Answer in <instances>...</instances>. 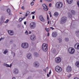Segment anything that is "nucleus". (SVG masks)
<instances>
[{"instance_id": "obj_5", "label": "nucleus", "mask_w": 79, "mask_h": 79, "mask_svg": "<svg viewBox=\"0 0 79 79\" xmlns=\"http://www.w3.org/2000/svg\"><path fill=\"white\" fill-rule=\"evenodd\" d=\"M30 27L31 29H34L36 27V24L34 22H32L30 24Z\"/></svg>"}, {"instance_id": "obj_63", "label": "nucleus", "mask_w": 79, "mask_h": 79, "mask_svg": "<svg viewBox=\"0 0 79 79\" xmlns=\"http://www.w3.org/2000/svg\"><path fill=\"white\" fill-rule=\"evenodd\" d=\"M49 15H50V17H52V15H51V14Z\"/></svg>"}, {"instance_id": "obj_39", "label": "nucleus", "mask_w": 79, "mask_h": 79, "mask_svg": "<svg viewBox=\"0 0 79 79\" xmlns=\"http://www.w3.org/2000/svg\"><path fill=\"white\" fill-rule=\"evenodd\" d=\"M69 18H71L72 17V15L70 13L69 14Z\"/></svg>"}, {"instance_id": "obj_57", "label": "nucleus", "mask_w": 79, "mask_h": 79, "mask_svg": "<svg viewBox=\"0 0 79 79\" xmlns=\"http://www.w3.org/2000/svg\"><path fill=\"white\" fill-rule=\"evenodd\" d=\"M24 24H25V25H26V22H24Z\"/></svg>"}, {"instance_id": "obj_60", "label": "nucleus", "mask_w": 79, "mask_h": 79, "mask_svg": "<svg viewBox=\"0 0 79 79\" xmlns=\"http://www.w3.org/2000/svg\"><path fill=\"white\" fill-rule=\"evenodd\" d=\"M27 79H31V78L30 77H28Z\"/></svg>"}, {"instance_id": "obj_34", "label": "nucleus", "mask_w": 79, "mask_h": 79, "mask_svg": "<svg viewBox=\"0 0 79 79\" xmlns=\"http://www.w3.org/2000/svg\"><path fill=\"white\" fill-rule=\"evenodd\" d=\"M8 21H9V19H7L6 21L4 22L5 23H8Z\"/></svg>"}, {"instance_id": "obj_43", "label": "nucleus", "mask_w": 79, "mask_h": 79, "mask_svg": "<svg viewBox=\"0 0 79 79\" xmlns=\"http://www.w3.org/2000/svg\"><path fill=\"white\" fill-rule=\"evenodd\" d=\"M77 5H78V7H79V2L78 1H77Z\"/></svg>"}, {"instance_id": "obj_11", "label": "nucleus", "mask_w": 79, "mask_h": 79, "mask_svg": "<svg viewBox=\"0 0 79 79\" xmlns=\"http://www.w3.org/2000/svg\"><path fill=\"white\" fill-rule=\"evenodd\" d=\"M58 36V33L56 31L53 32L52 34V36L53 37H56Z\"/></svg>"}, {"instance_id": "obj_54", "label": "nucleus", "mask_w": 79, "mask_h": 79, "mask_svg": "<svg viewBox=\"0 0 79 79\" xmlns=\"http://www.w3.org/2000/svg\"><path fill=\"white\" fill-rule=\"evenodd\" d=\"M47 76L48 77H50V75H49V74H47Z\"/></svg>"}, {"instance_id": "obj_17", "label": "nucleus", "mask_w": 79, "mask_h": 79, "mask_svg": "<svg viewBox=\"0 0 79 79\" xmlns=\"http://www.w3.org/2000/svg\"><path fill=\"white\" fill-rule=\"evenodd\" d=\"M34 65L35 67L38 68L39 66V64L37 62H35L34 63Z\"/></svg>"}, {"instance_id": "obj_44", "label": "nucleus", "mask_w": 79, "mask_h": 79, "mask_svg": "<svg viewBox=\"0 0 79 79\" xmlns=\"http://www.w3.org/2000/svg\"><path fill=\"white\" fill-rule=\"evenodd\" d=\"M21 8L22 9V10H24L25 9L24 7V6H22Z\"/></svg>"}, {"instance_id": "obj_28", "label": "nucleus", "mask_w": 79, "mask_h": 79, "mask_svg": "<svg viewBox=\"0 0 79 79\" xmlns=\"http://www.w3.org/2000/svg\"><path fill=\"white\" fill-rule=\"evenodd\" d=\"M57 40L59 41V43H61L62 42V40L61 38H59L57 39Z\"/></svg>"}, {"instance_id": "obj_30", "label": "nucleus", "mask_w": 79, "mask_h": 79, "mask_svg": "<svg viewBox=\"0 0 79 79\" xmlns=\"http://www.w3.org/2000/svg\"><path fill=\"white\" fill-rule=\"evenodd\" d=\"M8 53V50L7 49H6L4 51L3 53L5 55V54H6V53Z\"/></svg>"}, {"instance_id": "obj_45", "label": "nucleus", "mask_w": 79, "mask_h": 79, "mask_svg": "<svg viewBox=\"0 0 79 79\" xmlns=\"http://www.w3.org/2000/svg\"><path fill=\"white\" fill-rule=\"evenodd\" d=\"M50 29H52V30H53L54 29H55V28H53V27H50Z\"/></svg>"}, {"instance_id": "obj_64", "label": "nucleus", "mask_w": 79, "mask_h": 79, "mask_svg": "<svg viewBox=\"0 0 79 79\" xmlns=\"http://www.w3.org/2000/svg\"><path fill=\"white\" fill-rule=\"evenodd\" d=\"M11 66H12V65H11V64H10V68H11Z\"/></svg>"}, {"instance_id": "obj_25", "label": "nucleus", "mask_w": 79, "mask_h": 79, "mask_svg": "<svg viewBox=\"0 0 79 79\" xmlns=\"http://www.w3.org/2000/svg\"><path fill=\"white\" fill-rule=\"evenodd\" d=\"M34 55L35 57H39V55L36 52L35 53Z\"/></svg>"}, {"instance_id": "obj_22", "label": "nucleus", "mask_w": 79, "mask_h": 79, "mask_svg": "<svg viewBox=\"0 0 79 79\" xmlns=\"http://www.w3.org/2000/svg\"><path fill=\"white\" fill-rule=\"evenodd\" d=\"M75 65L77 67H78V68H79V61H77L75 63Z\"/></svg>"}, {"instance_id": "obj_32", "label": "nucleus", "mask_w": 79, "mask_h": 79, "mask_svg": "<svg viewBox=\"0 0 79 79\" xmlns=\"http://www.w3.org/2000/svg\"><path fill=\"white\" fill-rule=\"evenodd\" d=\"M45 30H46V31H47V32H49L50 29L49 28H45Z\"/></svg>"}, {"instance_id": "obj_62", "label": "nucleus", "mask_w": 79, "mask_h": 79, "mask_svg": "<svg viewBox=\"0 0 79 79\" xmlns=\"http://www.w3.org/2000/svg\"><path fill=\"white\" fill-rule=\"evenodd\" d=\"M44 71H46V69H44Z\"/></svg>"}, {"instance_id": "obj_38", "label": "nucleus", "mask_w": 79, "mask_h": 79, "mask_svg": "<svg viewBox=\"0 0 79 79\" xmlns=\"http://www.w3.org/2000/svg\"><path fill=\"white\" fill-rule=\"evenodd\" d=\"M25 34L26 35H28V31H27L26 30L25 32Z\"/></svg>"}, {"instance_id": "obj_2", "label": "nucleus", "mask_w": 79, "mask_h": 79, "mask_svg": "<svg viewBox=\"0 0 79 79\" xmlns=\"http://www.w3.org/2000/svg\"><path fill=\"white\" fill-rule=\"evenodd\" d=\"M21 46L23 48H27L29 47V44L27 43H23L22 44Z\"/></svg>"}, {"instance_id": "obj_13", "label": "nucleus", "mask_w": 79, "mask_h": 79, "mask_svg": "<svg viewBox=\"0 0 79 79\" xmlns=\"http://www.w3.org/2000/svg\"><path fill=\"white\" fill-rule=\"evenodd\" d=\"M8 33L10 35H14V32L12 30H9L8 31Z\"/></svg>"}, {"instance_id": "obj_55", "label": "nucleus", "mask_w": 79, "mask_h": 79, "mask_svg": "<svg viewBox=\"0 0 79 79\" xmlns=\"http://www.w3.org/2000/svg\"><path fill=\"white\" fill-rule=\"evenodd\" d=\"M28 34H31V31H29Z\"/></svg>"}, {"instance_id": "obj_33", "label": "nucleus", "mask_w": 79, "mask_h": 79, "mask_svg": "<svg viewBox=\"0 0 79 79\" xmlns=\"http://www.w3.org/2000/svg\"><path fill=\"white\" fill-rule=\"evenodd\" d=\"M11 54L14 57L15 56V53L14 52L13 53V52H12Z\"/></svg>"}, {"instance_id": "obj_48", "label": "nucleus", "mask_w": 79, "mask_h": 79, "mask_svg": "<svg viewBox=\"0 0 79 79\" xmlns=\"http://www.w3.org/2000/svg\"><path fill=\"white\" fill-rule=\"evenodd\" d=\"M49 7H51V6H52V4L51 3L49 4Z\"/></svg>"}, {"instance_id": "obj_53", "label": "nucleus", "mask_w": 79, "mask_h": 79, "mask_svg": "<svg viewBox=\"0 0 79 79\" xmlns=\"http://www.w3.org/2000/svg\"><path fill=\"white\" fill-rule=\"evenodd\" d=\"M50 34L49 33H48V34H47V36H49V35Z\"/></svg>"}, {"instance_id": "obj_50", "label": "nucleus", "mask_w": 79, "mask_h": 79, "mask_svg": "<svg viewBox=\"0 0 79 79\" xmlns=\"http://www.w3.org/2000/svg\"><path fill=\"white\" fill-rule=\"evenodd\" d=\"M13 46H14V47H16V44H13Z\"/></svg>"}, {"instance_id": "obj_21", "label": "nucleus", "mask_w": 79, "mask_h": 79, "mask_svg": "<svg viewBox=\"0 0 79 79\" xmlns=\"http://www.w3.org/2000/svg\"><path fill=\"white\" fill-rule=\"evenodd\" d=\"M75 34L77 37H79V31H75Z\"/></svg>"}, {"instance_id": "obj_18", "label": "nucleus", "mask_w": 79, "mask_h": 79, "mask_svg": "<svg viewBox=\"0 0 79 79\" xmlns=\"http://www.w3.org/2000/svg\"><path fill=\"white\" fill-rule=\"evenodd\" d=\"M14 73L15 74H17L19 73V70L17 69H14Z\"/></svg>"}, {"instance_id": "obj_36", "label": "nucleus", "mask_w": 79, "mask_h": 79, "mask_svg": "<svg viewBox=\"0 0 79 79\" xmlns=\"http://www.w3.org/2000/svg\"><path fill=\"white\" fill-rule=\"evenodd\" d=\"M22 20H23L22 18H20L19 19V22H21L22 21Z\"/></svg>"}, {"instance_id": "obj_46", "label": "nucleus", "mask_w": 79, "mask_h": 79, "mask_svg": "<svg viewBox=\"0 0 79 79\" xmlns=\"http://www.w3.org/2000/svg\"><path fill=\"white\" fill-rule=\"evenodd\" d=\"M34 18H35V16L34 15L32 17V19H34Z\"/></svg>"}, {"instance_id": "obj_16", "label": "nucleus", "mask_w": 79, "mask_h": 79, "mask_svg": "<svg viewBox=\"0 0 79 79\" xmlns=\"http://www.w3.org/2000/svg\"><path fill=\"white\" fill-rule=\"evenodd\" d=\"M30 39L31 40H35L36 37L35 35H32L31 36Z\"/></svg>"}, {"instance_id": "obj_35", "label": "nucleus", "mask_w": 79, "mask_h": 79, "mask_svg": "<svg viewBox=\"0 0 79 79\" xmlns=\"http://www.w3.org/2000/svg\"><path fill=\"white\" fill-rule=\"evenodd\" d=\"M52 53H56V49H54L53 51H52Z\"/></svg>"}, {"instance_id": "obj_4", "label": "nucleus", "mask_w": 79, "mask_h": 79, "mask_svg": "<svg viewBox=\"0 0 79 79\" xmlns=\"http://www.w3.org/2000/svg\"><path fill=\"white\" fill-rule=\"evenodd\" d=\"M63 6V3L61 2H58L56 4V8H61Z\"/></svg>"}, {"instance_id": "obj_31", "label": "nucleus", "mask_w": 79, "mask_h": 79, "mask_svg": "<svg viewBox=\"0 0 79 79\" xmlns=\"http://www.w3.org/2000/svg\"><path fill=\"white\" fill-rule=\"evenodd\" d=\"M65 42H68L69 41V39L68 38H66L65 39Z\"/></svg>"}, {"instance_id": "obj_56", "label": "nucleus", "mask_w": 79, "mask_h": 79, "mask_svg": "<svg viewBox=\"0 0 79 79\" xmlns=\"http://www.w3.org/2000/svg\"><path fill=\"white\" fill-rule=\"evenodd\" d=\"M48 14H49V15H50V14H51V12H50V11H49L48 12Z\"/></svg>"}, {"instance_id": "obj_51", "label": "nucleus", "mask_w": 79, "mask_h": 79, "mask_svg": "<svg viewBox=\"0 0 79 79\" xmlns=\"http://www.w3.org/2000/svg\"><path fill=\"white\" fill-rule=\"evenodd\" d=\"M49 74H51V70H50V72L49 73Z\"/></svg>"}, {"instance_id": "obj_1", "label": "nucleus", "mask_w": 79, "mask_h": 79, "mask_svg": "<svg viewBox=\"0 0 79 79\" xmlns=\"http://www.w3.org/2000/svg\"><path fill=\"white\" fill-rule=\"evenodd\" d=\"M47 46L48 45L46 43H44L42 46V49L44 52H46L47 51Z\"/></svg>"}, {"instance_id": "obj_52", "label": "nucleus", "mask_w": 79, "mask_h": 79, "mask_svg": "<svg viewBox=\"0 0 79 79\" xmlns=\"http://www.w3.org/2000/svg\"><path fill=\"white\" fill-rule=\"evenodd\" d=\"M74 79H79V78H78V77H76L74 78Z\"/></svg>"}, {"instance_id": "obj_20", "label": "nucleus", "mask_w": 79, "mask_h": 79, "mask_svg": "<svg viewBox=\"0 0 79 79\" xmlns=\"http://www.w3.org/2000/svg\"><path fill=\"white\" fill-rule=\"evenodd\" d=\"M55 17H57V16H58V15H59V13L58 12H55L53 15Z\"/></svg>"}, {"instance_id": "obj_42", "label": "nucleus", "mask_w": 79, "mask_h": 79, "mask_svg": "<svg viewBox=\"0 0 79 79\" xmlns=\"http://www.w3.org/2000/svg\"><path fill=\"white\" fill-rule=\"evenodd\" d=\"M35 13V11L32 12L31 13V14L34 15V14Z\"/></svg>"}, {"instance_id": "obj_24", "label": "nucleus", "mask_w": 79, "mask_h": 79, "mask_svg": "<svg viewBox=\"0 0 79 79\" xmlns=\"http://www.w3.org/2000/svg\"><path fill=\"white\" fill-rule=\"evenodd\" d=\"M69 4H71L73 2V0H66Z\"/></svg>"}, {"instance_id": "obj_29", "label": "nucleus", "mask_w": 79, "mask_h": 79, "mask_svg": "<svg viewBox=\"0 0 79 79\" xmlns=\"http://www.w3.org/2000/svg\"><path fill=\"white\" fill-rule=\"evenodd\" d=\"M4 65L5 66H6V67H9L10 66L9 64H4Z\"/></svg>"}, {"instance_id": "obj_58", "label": "nucleus", "mask_w": 79, "mask_h": 79, "mask_svg": "<svg viewBox=\"0 0 79 79\" xmlns=\"http://www.w3.org/2000/svg\"><path fill=\"white\" fill-rule=\"evenodd\" d=\"M12 79H16V78H15V77H13Z\"/></svg>"}, {"instance_id": "obj_37", "label": "nucleus", "mask_w": 79, "mask_h": 79, "mask_svg": "<svg viewBox=\"0 0 79 79\" xmlns=\"http://www.w3.org/2000/svg\"><path fill=\"white\" fill-rule=\"evenodd\" d=\"M10 44H13V40H10Z\"/></svg>"}, {"instance_id": "obj_10", "label": "nucleus", "mask_w": 79, "mask_h": 79, "mask_svg": "<svg viewBox=\"0 0 79 79\" xmlns=\"http://www.w3.org/2000/svg\"><path fill=\"white\" fill-rule=\"evenodd\" d=\"M72 70V69H71V67L70 66H68L66 69V71L68 73H70L71 70Z\"/></svg>"}, {"instance_id": "obj_9", "label": "nucleus", "mask_w": 79, "mask_h": 79, "mask_svg": "<svg viewBox=\"0 0 79 79\" xmlns=\"http://www.w3.org/2000/svg\"><path fill=\"white\" fill-rule=\"evenodd\" d=\"M43 6L44 10V11H47L48 10V7L47 6V5H46V4H43Z\"/></svg>"}, {"instance_id": "obj_40", "label": "nucleus", "mask_w": 79, "mask_h": 79, "mask_svg": "<svg viewBox=\"0 0 79 79\" xmlns=\"http://www.w3.org/2000/svg\"><path fill=\"white\" fill-rule=\"evenodd\" d=\"M45 1H47L48 2H51L52 1V0H44Z\"/></svg>"}, {"instance_id": "obj_26", "label": "nucleus", "mask_w": 79, "mask_h": 79, "mask_svg": "<svg viewBox=\"0 0 79 79\" xmlns=\"http://www.w3.org/2000/svg\"><path fill=\"white\" fill-rule=\"evenodd\" d=\"M29 13H30V12H29V11H27L26 12V13L25 14V16L26 17H27V15H28L29 14Z\"/></svg>"}, {"instance_id": "obj_41", "label": "nucleus", "mask_w": 79, "mask_h": 79, "mask_svg": "<svg viewBox=\"0 0 79 79\" xmlns=\"http://www.w3.org/2000/svg\"><path fill=\"white\" fill-rule=\"evenodd\" d=\"M34 2H32L31 3V5L32 6L33 5H34Z\"/></svg>"}, {"instance_id": "obj_14", "label": "nucleus", "mask_w": 79, "mask_h": 79, "mask_svg": "<svg viewBox=\"0 0 79 79\" xmlns=\"http://www.w3.org/2000/svg\"><path fill=\"white\" fill-rule=\"evenodd\" d=\"M39 19L42 22H45V19H44V17H43L42 15H41L39 16Z\"/></svg>"}, {"instance_id": "obj_27", "label": "nucleus", "mask_w": 79, "mask_h": 79, "mask_svg": "<svg viewBox=\"0 0 79 79\" xmlns=\"http://www.w3.org/2000/svg\"><path fill=\"white\" fill-rule=\"evenodd\" d=\"M8 13H9V15H11V11H10V9H7V10Z\"/></svg>"}, {"instance_id": "obj_61", "label": "nucleus", "mask_w": 79, "mask_h": 79, "mask_svg": "<svg viewBox=\"0 0 79 79\" xmlns=\"http://www.w3.org/2000/svg\"><path fill=\"white\" fill-rule=\"evenodd\" d=\"M42 1H43V0H41L40 1V2H42Z\"/></svg>"}, {"instance_id": "obj_19", "label": "nucleus", "mask_w": 79, "mask_h": 79, "mask_svg": "<svg viewBox=\"0 0 79 79\" xmlns=\"http://www.w3.org/2000/svg\"><path fill=\"white\" fill-rule=\"evenodd\" d=\"M5 16H2L0 19V21L1 22H4V21H5Z\"/></svg>"}, {"instance_id": "obj_59", "label": "nucleus", "mask_w": 79, "mask_h": 79, "mask_svg": "<svg viewBox=\"0 0 79 79\" xmlns=\"http://www.w3.org/2000/svg\"><path fill=\"white\" fill-rule=\"evenodd\" d=\"M22 19V20H23L24 19H25V17H23Z\"/></svg>"}, {"instance_id": "obj_8", "label": "nucleus", "mask_w": 79, "mask_h": 79, "mask_svg": "<svg viewBox=\"0 0 79 79\" xmlns=\"http://www.w3.org/2000/svg\"><path fill=\"white\" fill-rule=\"evenodd\" d=\"M61 61V59L60 57L56 58L55 59V62L56 63H60Z\"/></svg>"}, {"instance_id": "obj_6", "label": "nucleus", "mask_w": 79, "mask_h": 79, "mask_svg": "<svg viewBox=\"0 0 79 79\" xmlns=\"http://www.w3.org/2000/svg\"><path fill=\"white\" fill-rule=\"evenodd\" d=\"M66 21H67V18L66 17H64L61 19L60 23L62 24H63L66 22Z\"/></svg>"}, {"instance_id": "obj_3", "label": "nucleus", "mask_w": 79, "mask_h": 79, "mask_svg": "<svg viewBox=\"0 0 79 79\" xmlns=\"http://www.w3.org/2000/svg\"><path fill=\"white\" fill-rule=\"evenodd\" d=\"M55 71L57 73H61L62 71V68L59 66H57L55 68Z\"/></svg>"}, {"instance_id": "obj_12", "label": "nucleus", "mask_w": 79, "mask_h": 79, "mask_svg": "<svg viewBox=\"0 0 79 79\" xmlns=\"http://www.w3.org/2000/svg\"><path fill=\"white\" fill-rule=\"evenodd\" d=\"M27 57L28 59H31L32 57V55L30 53H28L27 55Z\"/></svg>"}, {"instance_id": "obj_49", "label": "nucleus", "mask_w": 79, "mask_h": 79, "mask_svg": "<svg viewBox=\"0 0 79 79\" xmlns=\"http://www.w3.org/2000/svg\"><path fill=\"white\" fill-rule=\"evenodd\" d=\"M3 37H2L1 39H0V42L1 41V40H2V39H3Z\"/></svg>"}, {"instance_id": "obj_23", "label": "nucleus", "mask_w": 79, "mask_h": 79, "mask_svg": "<svg viewBox=\"0 0 79 79\" xmlns=\"http://www.w3.org/2000/svg\"><path fill=\"white\" fill-rule=\"evenodd\" d=\"M71 12L72 15H76V11H75V10H71Z\"/></svg>"}, {"instance_id": "obj_47", "label": "nucleus", "mask_w": 79, "mask_h": 79, "mask_svg": "<svg viewBox=\"0 0 79 79\" xmlns=\"http://www.w3.org/2000/svg\"><path fill=\"white\" fill-rule=\"evenodd\" d=\"M70 76H71V74H70L69 75V76H68V77H70Z\"/></svg>"}, {"instance_id": "obj_7", "label": "nucleus", "mask_w": 79, "mask_h": 79, "mask_svg": "<svg viewBox=\"0 0 79 79\" xmlns=\"http://www.w3.org/2000/svg\"><path fill=\"white\" fill-rule=\"evenodd\" d=\"M68 51L70 54H74L75 52V49L73 48H70L69 49Z\"/></svg>"}, {"instance_id": "obj_15", "label": "nucleus", "mask_w": 79, "mask_h": 79, "mask_svg": "<svg viewBox=\"0 0 79 79\" xmlns=\"http://www.w3.org/2000/svg\"><path fill=\"white\" fill-rule=\"evenodd\" d=\"M74 47L77 50H79V43H77L75 44Z\"/></svg>"}]
</instances>
